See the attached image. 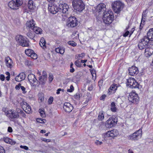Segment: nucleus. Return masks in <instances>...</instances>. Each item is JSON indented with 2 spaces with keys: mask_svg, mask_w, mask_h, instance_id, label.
Wrapping results in <instances>:
<instances>
[{
  "mask_svg": "<svg viewBox=\"0 0 153 153\" xmlns=\"http://www.w3.org/2000/svg\"><path fill=\"white\" fill-rule=\"evenodd\" d=\"M72 5L74 10L82 11L85 9V4L82 0H73Z\"/></svg>",
  "mask_w": 153,
  "mask_h": 153,
  "instance_id": "nucleus-1",
  "label": "nucleus"
},
{
  "mask_svg": "<svg viewBox=\"0 0 153 153\" xmlns=\"http://www.w3.org/2000/svg\"><path fill=\"white\" fill-rule=\"evenodd\" d=\"M114 16L113 13L110 10L103 15V20L104 22L107 24H111L114 20Z\"/></svg>",
  "mask_w": 153,
  "mask_h": 153,
  "instance_id": "nucleus-2",
  "label": "nucleus"
},
{
  "mask_svg": "<svg viewBox=\"0 0 153 153\" xmlns=\"http://www.w3.org/2000/svg\"><path fill=\"white\" fill-rule=\"evenodd\" d=\"M58 12L66 14L68 13V5L63 1H60L58 3Z\"/></svg>",
  "mask_w": 153,
  "mask_h": 153,
  "instance_id": "nucleus-3",
  "label": "nucleus"
},
{
  "mask_svg": "<svg viewBox=\"0 0 153 153\" xmlns=\"http://www.w3.org/2000/svg\"><path fill=\"white\" fill-rule=\"evenodd\" d=\"M142 136V130L140 129L134 133L131 134L128 136L129 140L132 141H137L140 139Z\"/></svg>",
  "mask_w": 153,
  "mask_h": 153,
  "instance_id": "nucleus-4",
  "label": "nucleus"
},
{
  "mask_svg": "<svg viewBox=\"0 0 153 153\" xmlns=\"http://www.w3.org/2000/svg\"><path fill=\"white\" fill-rule=\"evenodd\" d=\"M123 5L120 1H116L112 4V6L114 11L115 13H118L123 9Z\"/></svg>",
  "mask_w": 153,
  "mask_h": 153,
  "instance_id": "nucleus-5",
  "label": "nucleus"
},
{
  "mask_svg": "<svg viewBox=\"0 0 153 153\" xmlns=\"http://www.w3.org/2000/svg\"><path fill=\"white\" fill-rule=\"evenodd\" d=\"M23 3L22 0H15V1L12 0L8 3L9 7L13 10H17Z\"/></svg>",
  "mask_w": 153,
  "mask_h": 153,
  "instance_id": "nucleus-6",
  "label": "nucleus"
},
{
  "mask_svg": "<svg viewBox=\"0 0 153 153\" xmlns=\"http://www.w3.org/2000/svg\"><path fill=\"white\" fill-rule=\"evenodd\" d=\"M15 39L16 41L19 42L20 45L23 47H28L29 46V41L27 38L21 35H18L16 36Z\"/></svg>",
  "mask_w": 153,
  "mask_h": 153,
  "instance_id": "nucleus-7",
  "label": "nucleus"
},
{
  "mask_svg": "<svg viewBox=\"0 0 153 153\" xmlns=\"http://www.w3.org/2000/svg\"><path fill=\"white\" fill-rule=\"evenodd\" d=\"M149 42V40L146 36H144L140 40L138 44L139 48L140 50H142L146 48Z\"/></svg>",
  "mask_w": 153,
  "mask_h": 153,
  "instance_id": "nucleus-8",
  "label": "nucleus"
},
{
  "mask_svg": "<svg viewBox=\"0 0 153 153\" xmlns=\"http://www.w3.org/2000/svg\"><path fill=\"white\" fill-rule=\"evenodd\" d=\"M106 5L103 3H100L96 7V14L98 15L100 14L104 15L106 13Z\"/></svg>",
  "mask_w": 153,
  "mask_h": 153,
  "instance_id": "nucleus-9",
  "label": "nucleus"
},
{
  "mask_svg": "<svg viewBox=\"0 0 153 153\" xmlns=\"http://www.w3.org/2000/svg\"><path fill=\"white\" fill-rule=\"evenodd\" d=\"M130 102L134 104H137L139 100V97L137 94L135 92L130 93L128 97Z\"/></svg>",
  "mask_w": 153,
  "mask_h": 153,
  "instance_id": "nucleus-10",
  "label": "nucleus"
},
{
  "mask_svg": "<svg viewBox=\"0 0 153 153\" xmlns=\"http://www.w3.org/2000/svg\"><path fill=\"white\" fill-rule=\"evenodd\" d=\"M66 25L68 27H75L78 25L77 19L74 16L70 17L68 18Z\"/></svg>",
  "mask_w": 153,
  "mask_h": 153,
  "instance_id": "nucleus-11",
  "label": "nucleus"
},
{
  "mask_svg": "<svg viewBox=\"0 0 153 153\" xmlns=\"http://www.w3.org/2000/svg\"><path fill=\"white\" fill-rule=\"evenodd\" d=\"M128 85L131 88H139V84L134 78L131 77L127 79Z\"/></svg>",
  "mask_w": 153,
  "mask_h": 153,
  "instance_id": "nucleus-12",
  "label": "nucleus"
},
{
  "mask_svg": "<svg viewBox=\"0 0 153 153\" xmlns=\"http://www.w3.org/2000/svg\"><path fill=\"white\" fill-rule=\"evenodd\" d=\"M117 121V117H112L107 120L105 126L108 128H111L116 125Z\"/></svg>",
  "mask_w": 153,
  "mask_h": 153,
  "instance_id": "nucleus-13",
  "label": "nucleus"
},
{
  "mask_svg": "<svg viewBox=\"0 0 153 153\" xmlns=\"http://www.w3.org/2000/svg\"><path fill=\"white\" fill-rule=\"evenodd\" d=\"M63 108L65 111L68 113L71 112L73 108V105L69 102H66L64 103Z\"/></svg>",
  "mask_w": 153,
  "mask_h": 153,
  "instance_id": "nucleus-14",
  "label": "nucleus"
},
{
  "mask_svg": "<svg viewBox=\"0 0 153 153\" xmlns=\"http://www.w3.org/2000/svg\"><path fill=\"white\" fill-rule=\"evenodd\" d=\"M128 70L129 74L132 76L137 75L139 72L138 68L135 66L129 68Z\"/></svg>",
  "mask_w": 153,
  "mask_h": 153,
  "instance_id": "nucleus-15",
  "label": "nucleus"
},
{
  "mask_svg": "<svg viewBox=\"0 0 153 153\" xmlns=\"http://www.w3.org/2000/svg\"><path fill=\"white\" fill-rule=\"evenodd\" d=\"M5 62L6 66L10 68H11L13 66V62L9 56L5 58Z\"/></svg>",
  "mask_w": 153,
  "mask_h": 153,
  "instance_id": "nucleus-16",
  "label": "nucleus"
},
{
  "mask_svg": "<svg viewBox=\"0 0 153 153\" xmlns=\"http://www.w3.org/2000/svg\"><path fill=\"white\" fill-rule=\"evenodd\" d=\"M49 11L52 13L55 14L58 12V6L55 5H49L48 7Z\"/></svg>",
  "mask_w": 153,
  "mask_h": 153,
  "instance_id": "nucleus-17",
  "label": "nucleus"
},
{
  "mask_svg": "<svg viewBox=\"0 0 153 153\" xmlns=\"http://www.w3.org/2000/svg\"><path fill=\"white\" fill-rule=\"evenodd\" d=\"M28 79L30 83H37V80L33 74H30L28 76Z\"/></svg>",
  "mask_w": 153,
  "mask_h": 153,
  "instance_id": "nucleus-18",
  "label": "nucleus"
},
{
  "mask_svg": "<svg viewBox=\"0 0 153 153\" xmlns=\"http://www.w3.org/2000/svg\"><path fill=\"white\" fill-rule=\"evenodd\" d=\"M8 116L11 119L18 118L19 117V114L14 110H11L9 113Z\"/></svg>",
  "mask_w": 153,
  "mask_h": 153,
  "instance_id": "nucleus-19",
  "label": "nucleus"
},
{
  "mask_svg": "<svg viewBox=\"0 0 153 153\" xmlns=\"http://www.w3.org/2000/svg\"><path fill=\"white\" fill-rule=\"evenodd\" d=\"M145 48V55L146 57H149L153 53V48L149 47Z\"/></svg>",
  "mask_w": 153,
  "mask_h": 153,
  "instance_id": "nucleus-20",
  "label": "nucleus"
},
{
  "mask_svg": "<svg viewBox=\"0 0 153 153\" xmlns=\"http://www.w3.org/2000/svg\"><path fill=\"white\" fill-rule=\"evenodd\" d=\"M35 22L33 19L27 21L26 24V26L27 29H31L32 30L33 28L35 27Z\"/></svg>",
  "mask_w": 153,
  "mask_h": 153,
  "instance_id": "nucleus-21",
  "label": "nucleus"
},
{
  "mask_svg": "<svg viewBox=\"0 0 153 153\" xmlns=\"http://www.w3.org/2000/svg\"><path fill=\"white\" fill-rule=\"evenodd\" d=\"M146 37L149 41H153V28H150L147 33Z\"/></svg>",
  "mask_w": 153,
  "mask_h": 153,
  "instance_id": "nucleus-22",
  "label": "nucleus"
},
{
  "mask_svg": "<svg viewBox=\"0 0 153 153\" xmlns=\"http://www.w3.org/2000/svg\"><path fill=\"white\" fill-rule=\"evenodd\" d=\"M120 87V86L116 84H113L111 85L110 87L108 89V93L109 94H111V92H110V91H115L117 90L118 88Z\"/></svg>",
  "mask_w": 153,
  "mask_h": 153,
  "instance_id": "nucleus-23",
  "label": "nucleus"
},
{
  "mask_svg": "<svg viewBox=\"0 0 153 153\" xmlns=\"http://www.w3.org/2000/svg\"><path fill=\"white\" fill-rule=\"evenodd\" d=\"M28 7L29 9L33 10L36 8L34 2L32 0H29L28 3Z\"/></svg>",
  "mask_w": 153,
  "mask_h": 153,
  "instance_id": "nucleus-24",
  "label": "nucleus"
},
{
  "mask_svg": "<svg viewBox=\"0 0 153 153\" xmlns=\"http://www.w3.org/2000/svg\"><path fill=\"white\" fill-rule=\"evenodd\" d=\"M46 41L44 39L43 37H42L39 42V44L40 46L43 49H45L46 48L45 45Z\"/></svg>",
  "mask_w": 153,
  "mask_h": 153,
  "instance_id": "nucleus-25",
  "label": "nucleus"
},
{
  "mask_svg": "<svg viewBox=\"0 0 153 153\" xmlns=\"http://www.w3.org/2000/svg\"><path fill=\"white\" fill-rule=\"evenodd\" d=\"M33 32H35L36 34H41L42 32V29L39 27H34L33 28L32 30Z\"/></svg>",
  "mask_w": 153,
  "mask_h": 153,
  "instance_id": "nucleus-26",
  "label": "nucleus"
},
{
  "mask_svg": "<svg viewBox=\"0 0 153 153\" xmlns=\"http://www.w3.org/2000/svg\"><path fill=\"white\" fill-rule=\"evenodd\" d=\"M55 51L57 53L62 54L65 52V48L63 47H58L56 48Z\"/></svg>",
  "mask_w": 153,
  "mask_h": 153,
  "instance_id": "nucleus-27",
  "label": "nucleus"
},
{
  "mask_svg": "<svg viewBox=\"0 0 153 153\" xmlns=\"http://www.w3.org/2000/svg\"><path fill=\"white\" fill-rule=\"evenodd\" d=\"M27 36L30 39H33L34 37V34L33 31L30 30L27 33Z\"/></svg>",
  "mask_w": 153,
  "mask_h": 153,
  "instance_id": "nucleus-28",
  "label": "nucleus"
},
{
  "mask_svg": "<svg viewBox=\"0 0 153 153\" xmlns=\"http://www.w3.org/2000/svg\"><path fill=\"white\" fill-rule=\"evenodd\" d=\"M47 79L45 78H43L42 76H39V83L42 85H44Z\"/></svg>",
  "mask_w": 153,
  "mask_h": 153,
  "instance_id": "nucleus-29",
  "label": "nucleus"
},
{
  "mask_svg": "<svg viewBox=\"0 0 153 153\" xmlns=\"http://www.w3.org/2000/svg\"><path fill=\"white\" fill-rule=\"evenodd\" d=\"M114 136V134H113V132H112L111 131H109L107 132V133L105 134V137H111L113 138H114L115 137L114 136Z\"/></svg>",
  "mask_w": 153,
  "mask_h": 153,
  "instance_id": "nucleus-30",
  "label": "nucleus"
},
{
  "mask_svg": "<svg viewBox=\"0 0 153 153\" xmlns=\"http://www.w3.org/2000/svg\"><path fill=\"white\" fill-rule=\"evenodd\" d=\"M115 106V104L114 102H112L111 103V109L113 112H115L117 111V108H116Z\"/></svg>",
  "mask_w": 153,
  "mask_h": 153,
  "instance_id": "nucleus-31",
  "label": "nucleus"
},
{
  "mask_svg": "<svg viewBox=\"0 0 153 153\" xmlns=\"http://www.w3.org/2000/svg\"><path fill=\"white\" fill-rule=\"evenodd\" d=\"M24 110V111H25V112L26 113L30 114V113H31L32 112V110L31 109V108L30 106L29 105L26 107V108Z\"/></svg>",
  "mask_w": 153,
  "mask_h": 153,
  "instance_id": "nucleus-32",
  "label": "nucleus"
},
{
  "mask_svg": "<svg viewBox=\"0 0 153 153\" xmlns=\"http://www.w3.org/2000/svg\"><path fill=\"white\" fill-rule=\"evenodd\" d=\"M98 119L100 120H102L104 119V115L103 111H101L99 112Z\"/></svg>",
  "mask_w": 153,
  "mask_h": 153,
  "instance_id": "nucleus-33",
  "label": "nucleus"
},
{
  "mask_svg": "<svg viewBox=\"0 0 153 153\" xmlns=\"http://www.w3.org/2000/svg\"><path fill=\"white\" fill-rule=\"evenodd\" d=\"M20 105L23 110H24L26 107L28 105L26 102L23 101L21 103Z\"/></svg>",
  "mask_w": 153,
  "mask_h": 153,
  "instance_id": "nucleus-34",
  "label": "nucleus"
},
{
  "mask_svg": "<svg viewBox=\"0 0 153 153\" xmlns=\"http://www.w3.org/2000/svg\"><path fill=\"white\" fill-rule=\"evenodd\" d=\"M39 102H42L44 100V95L42 93L39 94Z\"/></svg>",
  "mask_w": 153,
  "mask_h": 153,
  "instance_id": "nucleus-35",
  "label": "nucleus"
},
{
  "mask_svg": "<svg viewBox=\"0 0 153 153\" xmlns=\"http://www.w3.org/2000/svg\"><path fill=\"white\" fill-rule=\"evenodd\" d=\"M146 10H145L144 11L142 14V18L141 21H142V22L143 21V23H144L145 22L146 18Z\"/></svg>",
  "mask_w": 153,
  "mask_h": 153,
  "instance_id": "nucleus-36",
  "label": "nucleus"
},
{
  "mask_svg": "<svg viewBox=\"0 0 153 153\" xmlns=\"http://www.w3.org/2000/svg\"><path fill=\"white\" fill-rule=\"evenodd\" d=\"M33 52V51L29 49H26L25 51L26 54L28 56H30V54H31Z\"/></svg>",
  "mask_w": 153,
  "mask_h": 153,
  "instance_id": "nucleus-37",
  "label": "nucleus"
},
{
  "mask_svg": "<svg viewBox=\"0 0 153 153\" xmlns=\"http://www.w3.org/2000/svg\"><path fill=\"white\" fill-rule=\"evenodd\" d=\"M18 76L20 77V79H21V80H24L25 77V73L22 72L20 73L19 75Z\"/></svg>",
  "mask_w": 153,
  "mask_h": 153,
  "instance_id": "nucleus-38",
  "label": "nucleus"
},
{
  "mask_svg": "<svg viewBox=\"0 0 153 153\" xmlns=\"http://www.w3.org/2000/svg\"><path fill=\"white\" fill-rule=\"evenodd\" d=\"M37 122L38 123H45L46 121L45 119H44L41 118H38L36 119Z\"/></svg>",
  "mask_w": 153,
  "mask_h": 153,
  "instance_id": "nucleus-39",
  "label": "nucleus"
},
{
  "mask_svg": "<svg viewBox=\"0 0 153 153\" xmlns=\"http://www.w3.org/2000/svg\"><path fill=\"white\" fill-rule=\"evenodd\" d=\"M112 132H113V134H114V135L113 136H114L115 137H116L119 134L118 131L116 129H113L112 130Z\"/></svg>",
  "mask_w": 153,
  "mask_h": 153,
  "instance_id": "nucleus-40",
  "label": "nucleus"
},
{
  "mask_svg": "<svg viewBox=\"0 0 153 153\" xmlns=\"http://www.w3.org/2000/svg\"><path fill=\"white\" fill-rule=\"evenodd\" d=\"M144 26V24L142 23V21H141L140 26L139 27V30L138 31V33H139L138 35L140 34V33H141V30L143 29Z\"/></svg>",
  "mask_w": 153,
  "mask_h": 153,
  "instance_id": "nucleus-41",
  "label": "nucleus"
},
{
  "mask_svg": "<svg viewBox=\"0 0 153 153\" xmlns=\"http://www.w3.org/2000/svg\"><path fill=\"white\" fill-rule=\"evenodd\" d=\"M29 56H30L31 58L33 59H36L37 58V55L36 53H35L34 52V51L32 54H30Z\"/></svg>",
  "mask_w": 153,
  "mask_h": 153,
  "instance_id": "nucleus-42",
  "label": "nucleus"
},
{
  "mask_svg": "<svg viewBox=\"0 0 153 153\" xmlns=\"http://www.w3.org/2000/svg\"><path fill=\"white\" fill-rule=\"evenodd\" d=\"M68 43L73 47H75L76 45V43L73 41H69L68 42Z\"/></svg>",
  "mask_w": 153,
  "mask_h": 153,
  "instance_id": "nucleus-43",
  "label": "nucleus"
},
{
  "mask_svg": "<svg viewBox=\"0 0 153 153\" xmlns=\"http://www.w3.org/2000/svg\"><path fill=\"white\" fill-rule=\"evenodd\" d=\"M39 112L40 113L41 117H45V114L44 111L42 109H39Z\"/></svg>",
  "mask_w": 153,
  "mask_h": 153,
  "instance_id": "nucleus-44",
  "label": "nucleus"
},
{
  "mask_svg": "<svg viewBox=\"0 0 153 153\" xmlns=\"http://www.w3.org/2000/svg\"><path fill=\"white\" fill-rule=\"evenodd\" d=\"M74 64L75 65L78 67H80L81 66V62H80L79 60H76L75 63Z\"/></svg>",
  "mask_w": 153,
  "mask_h": 153,
  "instance_id": "nucleus-45",
  "label": "nucleus"
},
{
  "mask_svg": "<svg viewBox=\"0 0 153 153\" xmlns=\"http://www.w3.org/2000/svg\"><path fill=\"white\" fill-rule=\"evenodd\" d=\"M80 76L78 75H77L74 77L73 79L76 82H78L79 80Z\"/></svg>",
  "mask_w": 153,
  "mask_h": 153,
  "instance_id": "nucleus-46",
  "label": "nucleus"
},
{
  "mask_svg": "<svg viewBox=\"0 0 153 153\" xmlns=\"http://www.w3.org/2000/svg\"><path fill=\"white\" fill-rule=\"evenodd\" d=\"M133 32H132L131 33H130L129 31H126L123 35V36L124 37H126L129 34L130 36L131 35L132 33Z\"/></svg>",
  "mask_w": 153,
  "mask_h": 153,
  "instance_id": "nucleus-47",
  "label": "nucleus"
},
{
  "mask_svg": "<svg viewBox=\"0 0 153 153\" xmlns=\"http://www.w3.org/2000/svg\"><path fill=\"white\" fill-rule=\"evenodd\" d=\"M53 76L52 74H50L49 77H48V79L49 82L50 83L53 80Z\"/></svg>",
  "mask_w": 153,
  "mask_h": 153,
  "instance_id": "nucleus-48",
  "label": "nucleus"
},
{
  "mask_svg": "<svg viewBox=\"0 0 153 153\" xmlns=\"http://www.w3.org/2000/svg\"><path fill=\"white\" fill-rule=\"evenodd\" d=\"M74 97L76 99L79 100L80 97L79 94L78 93H76L75 95H74Z\"/></svg>",
  "mask_w": 153,
  "mask_h": 153,
  "instance_id": "nucleus-49",
  "label": "nucleus"
},
{
  "mask_svg": "<svg viewBox=\"0 0 153 153\" xmlns=\"http://www.w3.org/2000/svg\"><path fill=\"white\" fill-rule=\"evenodd\" d=\"M78 56H77V59H80V58H82V57L84 56H85V54L83 53H82L81 54H78Z\"/></svg>",
  "mask_w": 153,
  "mask_h": 153,
  "instance_id": "nucleus-50",
  "label": "nucleus"
},
{
  "mask_svg": "<svg viewBox=\"0 0 153 153\" xmlns=\"http://www.w3.org/2000/svg\"><path fill=\"white\" fill-rule=\"evenodd\" d=\"M74 90V88L72 85H71L70 87V89L67 90V91L68 92H71Z\"/></svg>",
  "mask_w": 153,
  "mask_h": 153,
  "instance_id": "nucleus-51",
  "label": "nucleus"
},
{
  "mask_svg": "<svg viewBox=\"0 0 153 153\" xmlns=\"http://www.w3.org/2000/svg\"><path fill=\"white\" fill-rule=\"evenodd\" d=\"M53 101V98L51 97L48 100V102L49 104H51Z\"/></svg>",
  "mask_w": 153,
  "mask_h": 153,
  "instance_id": "nucleus-52",
  "label": "nucleus"
},
{
  "mask_svg": "<svg viewBox=\"0 0 153 153\" xmlns=\"http://www.w3.org/2000/svg\"><path fill=\"white\" fill-rule=\"evenodd\" d=\"M2 111L4 112L5 114L7 115L8 116L9 114V112H8V110L5 108H3L2 109Z\"/></svg>",
  "mask_w": 153,
  "mask_h": 153,
  "instance_id": "nucleus-53",
  "label": "nucleus"
},
{
  "mask_svg": "<svg viewBox=\"0 0 153 153\" xmlns=\"http://www.w3.org/2000/svg\"><path fill=\"white\" fill-rule=\"evenodd\" d=\"M103 84V80L102 79L100 80L98 82L99 86L100 88L102 85Z\"/></svg>",
  "mask_w": 153,
  "mask_h": 153,
  "instance_id": "nucleus-54",
  "label": "nucleus"
},
{
  "mask_svg": "<svg viewBox=\"0 0 153 153\" xmlns=\"http://www.w3.org/2000/svg\"><path fill=\"white\" fill-rule=\"evenodd\" d=\"M42 76L43 78H45L47 79V73L46 71H43Z\"/></svg>",
  "mask_w": 153,
  "mask_h": 153,
  "instance_id": "nucleus-55",
  "label": "nucleus"
},
{
  "mask_svg": "<svg viewBox=\"0 0 153 153\" xmlns=\"http://www.w3.org/2000/svg\"><path fill=\"white\" fill-rule=\"evenodd\" d=\"M0 153H5V151L3 147L0 146Z\"/></svg>",
  "mask_w": 153,
  "mask_h": 153,
  "instance_id": "nucleus-56",
  "label": "nucleus"
},
{
  "mask_svg": "<svg viewBox=\"0 0 153 153\" xmlns=\"http://www.w3.org/2000/svg\"><path fill=\"white\" fill-rule=\"evenodd\" d=\"M4 142L7 143H9L10 139L8 137H5L4 139Z\"/></svg>",
  "mask_w": 153,
  "mask_h": 153,
  "instance_id": "nucleus-57",
  "label": "nucleus"
},
{
  "mask_svg": "<svg viewBox=\"0 0 153 153\" xmlns=\"http://www.w3.org/2000/svg\"><path fill=\"white\" fill-rule=\"evenodd\" d=\"M21 89L22 91V92L23 94H25L26 93V91H25V88L23 86H21Z\"/></svg>",
  "mask_w": 153,
  "mask_h": 153,
  "instance_id": "nucleus-58",
  "label": "nucleus"
},
{
  "mask_svg": "<svg viewBox=\"0 0 153 153\" xmlns=\"http://www.w3.org/2000/svg\"><path fill=\"white\" fill-rule=\"evenodd\" d=\"M16 113H21L22 112H23V111L21 109H20L19 108H17L16 109V111H15Z\"/></svg>",
  "mask_w": 153,
  "mask_h": 153,
  "instance_id": "nucleus-59",
  "label": "nucleus"
},
{
  "mask_svg": "<svg viewBox=\"0 0 153 153\" xmlns=\"http://www.w3.org/2000/svg\"><path fill=\"white\" fill-rule=\"evenodd\" d=\"M20 147L23 149H24L26 150H28V148L26 146H23L22 145H21L20 146Z\"/></svg>",
  "mask_w": 153,
  "mask_h": 153,
  "instance_id": "nucleus-60",
  "label": "nucleus"
},
{
  "mask_svg": "<svg viewBox=\"0 0 153 153\" xmlns=\"http://www.w3.org/2000/svg\"><path fill=\"white\" fill-rule=\"evenodd\" d=\"M15 80L18 82H20L22 81L18 75L16 76L15 78Z\"/></svg>",
  "mask_w": 153,
  "mask_h": 153,
  "instance_id": "nucleus-61",
  "label": "nucleus"
},
{
  "mask_svg": "<svg viewBox=\"0 0 153 153\" xmlns=\"http://www.w3.org/2000/svg\"><path fill=\"white\" fill-rule=\"evenodd\" d=\"M16 142L13 141V140L10 139L9 144L11 145H14L16 143Z\"/></svg>",
  "mask_w": 153,
  "mask_h": 153,
  "instance_id": "nucleus-62",
  "label": "nucleus"
},
{
  "mask_svg": "<svg viewBox=\"0 0 153 153\" xmlns=\"http://www.w3.org/2000/svg\"><path fill=\"white\" fill-rule=\"evenodd\" d=\"M95 143L97 145H101L102 144V142L97 140L95 141Z\"/></svg>",
  "mask_w": 153,
  "mask_h": 153,
  "instance_id": "nucleus-63",
  "label": "nucleus"
},
{
  "mask_svg": "<svg viewBox=\"0 0 153 153\" xmlns=\"http://www.w3.org/2000/svg\"><path fill=\"white\" fill-rule=\"evenodd\" d=\"M42 140V141L46 142H49L51 141V140L50 139H46L45 138H43Z\"/></svg>",
  "mask_w": 153,
  "mask_h": 153,
  "instance_id": "nucleus-64",
  "label": "nucleus"
}]
</instances>
